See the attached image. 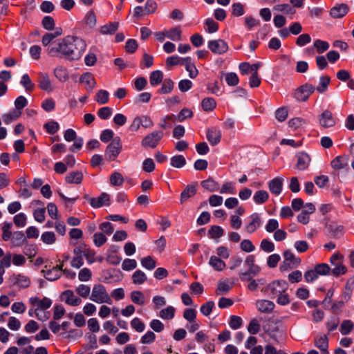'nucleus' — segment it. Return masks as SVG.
<instances>
[{"label": "nucleus", "mask_w": 354, "mask_h": 354, "mask_svg": "<svg viewBox=\"0 0 354 354\" xmlns=\"http://www.w3.org/2000/svg\"><path fill=\"white\" fill-rule=\"evenodd\" d=\"M86 48V44L84 39L68 35L49 46L46 50L51 57H59L69 61H77L82 57Z\"/></svg>", "instance_id": "1"}, {"label": "nucleus", "mask_w": 354, "mask_h": 354, "mask_svg": "<svg viewBox=\"0 0 354 354\" xmlns=\"http://www.w3.org/2000/svg\"><path fill=\"white\" fill-rule=\"evenodd\" d=\"M90 299L97 304H111L112 300L106 288L100 284H95L92 288Z\"/></svg>", "instance_id": "2"}, {"label": "nucleus", "mask_w": 354, "mask_h": 354, "mask_svg": "<svg viewBox=\"0 0 354 354\" xmlns=\"http://www.w3.org/2000/svg\"><path fill=\"white\" fill-rule=\"evenodd\" d=\"M344 257L339 252L333 254L330 258V262L334 267L331 269L332 274L339 277L347 272V268L343 264Z\"/></svg>", "instance_id": "3"}, {"label": "nucleus", "mask_w": 354, "mask_h": 354, "mask_svg": "<svg viewBox=\"0 0 354 354\" xmlns=\"http://www.w3.org/2000/svg\"><path fill=\"white\" fill-rule=\"evenodd\" d=\"M122 150V142L120 137L114 138L105 150V158L109 161L115 160Z\"/></svg>", "instance_id": "4"}, {"label": "nucleus", "mask_w": 354, "mask_h": 354, "mask_svg": "<svg viewBox=\"0 0 354 354\" xmlns=\"http://www.w3.org/2000/svg\"><path fill=\"white\" fill-rule=\"evenodd\" d=\"M330 166L333 169L331 174L335 179L339 178V171L341 169L349 170L348 158L346 156H337L330 162Z\"/></svg>", "instance_id": "5"}, {"label": "nucleus", "mask_w": 354, "mask_h": 354, "mask_svg": "<svg viewBox=\"0 0 354 354\" xmlns=\"http://www.w3.org/2000/svg\"><path fill=\"white\" fill-rule=\"evenodd\" d=\"M315 91V87L313 84L306 83L296 89L294 97L297 101L306 102Z\"/></svg>", "instance_id": "6"}, {"label": "nucleus", "mask_w": 354, "mask_h": 354, "mask_svg": "<svg viewBox=\"0 0 354 354\" xmlns=\"http://www.w3.org/2000/svg\"><path fill=\"white\" fill-rule=\"evenodd\" d=\"M245 265L248 267V270L245 272H241L239 273L240 278L241 280H244L243 277L247 275L255 276L261 271V268L255 264V257L253 254L248 255L245 260Z\"/></svg>", "instance_id": "7"}, {"label": "nucleus", "mask_w": 354, "mask_h": 354, "mask_svg": "<svg viewBox=\"0 0 354 354\" xmlns=\"http://www.w3.org/2000/svg\"><path fill=\"white\" fill-rule=\"evenodd\" d=\"M288 288V283L285 280H277L269 283L266 290L274 296L284 293Z\"/></svg>", "instance_id": "8"}, {"label": "nucleus", "mask_w": 354, "mask_h": 354, "mask_svg": "<svg viewBox=\"0 0 354 354\" xmlns=\"http://www.w3.org/2000/svg\"><path fill=\"white\" fill-rule=\"evenodd\" d=\"M28 302L31 306L35 307L39 313L47 310L52 305V300L48 297L41 299L39 297H31L29 298Z\"/></svg>", "instance_id": "9"}, {"label": "nucleus", "mask_w": 354, "mask_h": 354, "mask_svg": "<svg viewBox=\"0 0 354 354\" xmlns=\"http://www.w3.org/2000/svg\"><path fill=\"white\" fill-rule=\"evenodd\" d=\"M9 280L13 286L19 288H27L31 283L30 277L23 274H13Z\"/></svg>", "instance_id": "10"}, {"label": "nucleus", "mask_w": 354, "mask_h": 354, "mask_svg": "<svg viewBox=\"0 0 354 354\" xmlns=\"http://www.w3.org/2000/svg\"><path fill=\"white\" fill-rule=\"evenodd\" d=\"M209 49L214 54L222 55L228 50L227 44L223 39H214L208 41Z\"/></svg>", "instance_id": "11"}, {"label": "nucleus", "mask_w": 354, "mask_h": 354, "mask_svg": "<svg viewBox=\"0 0 354 354\" xmlns=\"http://www.w3.org/2000/svg\"><path fill=\"white\" fill-rule=\"evenodd\" d=\"M319 123L323 128L327 129L336 124V120L329 110L324 111L319 116Z\"/></svg>", "instance_id": "12"}, {"label": "nucleus", "mask_w": 354, "mask_h": 354, "mask_svg": "<svg viewBox=\"0 0 354 354\" xmlns=\"http://www.w3.org/2000/svg\"><path fill=\"white\" fill-rule=\"evenodd\" d=\"M61 299L66 304L71 306H77L81 304L82 299L76 296L73 290H67L61 295Z\"/></svg>", "instance_id": "13"}, {"label": "nucleus", "mask_w": 354, "mask_h": 354, "mask_svg": "<svg viewBox=\"0 0 354 354\" xmlns=\"http://www.w3.org/2000/svg\"><path fill=\"white\" fill-rule=\"evenodd\" d=\"M64 265L62 263L59 266H54L51 269H45L42 270L44 277L49 281H55L59 279L62 274V268Z\"/></svg>", "instance_id": "14"}, {"label": "nucleus", "mask_w": 354, "mask_h": 354, "mask_svg": "<svg viewBox=\"0 0 354 354\" xmlns=\"http://www.w3.org/2000/svg\"><path fill=\"white\" fill-rule=\"evenodd\" d=\"M313 342L315 346L320 350L322 354H329L328 339L326 335H316Z\"/></svg>", "instance_id": "15"}, {"label": "nucleus", "mask_w": 354, "mask_h": 354, "mask_svg": "<svg viewBox=\"0 0 354 354\" xmlns=\"http://www.w3.org/2000/svg\"><path fill=\"white\" fill-rule=\"evenodd\" d=\"M283 178L279 176L270 180L268 182V189L270 192L275 196L281 194L283 189Z\"/></svg>", "instance_id": "16"}, {"label": "nucleus", "mask_w": 354, "mask_h": 354, "mask_svg": "<svg viewBox=\"0 0 354 354\" xmlns=\"http://www.w3.org/2000/svg\"><path fill=\"white\" fill-rule=\"evenodd\" d=\"M89 203L94 208H99L103 205H109L110 196L107 193L103 192L98 197L91 198Z\"/></svg>", "instance_id": "17"}, {"label": "nucleus", "mask_w": 354, "mask_h": 354, "mask_svg": "<svg viewBox=\"0 0 354 354\" xmlns=\"http://www.w3.org/2000/svg\"><path fill=\"white\" fill-rule=\"evenodd\" d=\"M349 7L346 3L336 5L330 10V15L335 19L344 17L348 12Z\"/></svg>", "instance_id": "18"}, {"label": "nucleus", "mask_w": 354, "mask_h": 354, "mask_svg": "<svg viewBox=\"0 0 354 354\" xmlns=\"http://www.w3.org/2000/svg\"><path fill=\"white\" fill-rule=\"evenodd\" d=\"M274 306L275 305L272 301L267 299H260L256 302L257 308L262 313H271Z\"/></svg>", "instance_id": "19"}, {"label": "nucleus", "mask_w": 354, "mask_h": 354, "mask_svg": "<svg viewBox=\"0 0 354 354\" xmlns=\"http://www.w3.org/2000/svg\"><path fill=\"white\" fill-rule=\"evenodd\" d=\"M250 218L251 221L245 227V231L250 234L254 232L261 224V221L259 214L254 213L252 214Z\"/></svg>", "instance_id": "20"}, {"label": "nucleus", "mask_w": 354, "mask_h": 354, "mask_svg": "<svg viewBox=\"0 0 354 354\" xmlns=\"http://www.w3.org/2000/svg\"><path fill=\"white\" fill-rule=\"evenodd\" d=\"M97 24V16L93 10L87 12L82 20V24L85 28H93Z\"/></svg>", "instance_id": "21"}, {"label": "nucleus", "mask_w": 354, "mask_h": 354, "mask_svg": "<svg viewBox=\"0 0 354 354\" xmlns=\"http://www.w3.org/2000/svg\"><path fill=\"white\" fill-rule=\"evenodd\" d=\"M297 162L296 167L299 170L306 169L310 162V157L305 152H301L297 154Z\"/></svg>", "instance_id": "22"}, {"label": "nucleus", "mask_w": 354, "mask_h": 354, "mask_svg": "<svg viewBox=\"0 0 354 354\" xmlns=\"http://www.w3.org/2000/svg\"><path fill=\"white\" fill-rule=\"evenodd\" d=\"M39 87L44 91L50 92L53 90L51 82L46 73H39L38 75Z\"/></svg>", "instance_id": "23"}, {"label": "nucleus", "mask_w": 354, "mask_h": 354, "mask_svg": "<svg viewBox=\"0 0 354 354\" xmlns=\"http://www.w3.org/2000/svg\"><path fill=\"white\" fill-rule=\"evenodd\" d=\"M221 138V132L220 129L216 127H212L207 130V139L212 145H216Z\"/></svg>", "instance_id": "24"}, {"label": "nucleus", "mask_w": 354, "mask_h": 354, "mask_svg": "<svg viewBox=\"0 0 354 354\" xmlns=\"http://www.w3.org/2000/svg\"><path fill=\"white\" fill-rule=\"evenodd\" d=\"M74 257H73L71 265L75 268H80L84 264L83 254L82 252V247L79 246L74 249Z\"/></svg>", "instance_id": "25"}, {"label": "nucleus", "mask_w": 354, "mask_h": 354, "mask_svg": "<svg viewBox=\"0 0 354 354\" xmlns=\"http://www.w3.org/2000/svg\"><path fill=\"white\" fill-rule=\"evenodd\" d=\"M283 259L292 266L297 268L301 263V259L297 257L290 250H286L283 252Z\"/></svg>", "instance_id": "26"}, {"label": "nucleus", "mask_w": 354, "mask_h": 354, "mask_svg": "<svg viewBox=\"0 0 354 354\" xmlns=\"http://www.w3.org/2000/svg\"><path fill=\"white\" fill-rule=\"evenodd\" d=\"M62 35V28H57L56 30L54 32H47L44 35L41 39V43L44 46H48L51 41L56 38L57 37H59Z\"/></svg>", "instance_id": "27"}, {"label": "nucleus", "mask_w": 354, "mask_h": 354, "mask_svg": "<svg viewBox=\"0 0 354 354\" xmlns=\"http://www.w3.org/2000/svg\"><path fill=\"white\" fill-rule=\"evenodd\" d=\"M196 193V186L192 185H187L180 194V203H185L189 198L194 196Z\"/></svg>", "instance_id": "28"}, {"label": "nucleus", "mask_w": 354, "mask_h": 354, "mask_svg": "<svg viewBox=\"0 0 354 354\" xmlns=\"http://www.w3.org/2000/svg\"><path fill=\"white\" fill-rule=\"evenodd\" d=\"M81 83L86 84L88 90H92L95 86V81L93 75L90 73L82 74L80 78Z\"/></svg>", "instance_id": "29"}, {"label": "nucleus", "mask_w": 354, "mask_h": 354, "mask_svg": "<svg viewBox=\"0 0 354 354\" xmlns=\"http://www.w3.org/2000/svg\"><path fill=\"white\" fill-rule=\"evenodd\" d=\"M65 180L68 183L80 184L83 180V174L81 171H72L66 175Z\"/></svg>", "instance_id": "30"}, {"label": "nucleus", "mask_w": 354, "mask_h": 354, "mask_svg": "<svg viewBox=\"0 0 354 354\" xmlns=\"http://www.w3.org/2000/svg\"><path fill=\"white\" fill-rule=\"evenodd\" d=\"M184 66L187 71L189 73V75L191 78H195L198 75V70L194 63L192 62L191 57H187L185 58Z\"/></svg>", "instance_id": "31"}, {"label": "nucleus", "mask_w": 354, "mask_h": 354, "mask_svg": "<svg viewBox=\"0 0 354 354\" xmlns=\"http://www.w3.org/2000/svg\"><path fill=\"white\" fill-rule=\"evenodd\" d=\"M209 264L217 271H222L226 266L225 263L216 256H212Z\"/></svg>", "instance_id": "32"}, {"label": "nucleus", "mask_w": 354, "mask_h": 354, "mask_svg": "<svg viewBox=\"0 0 354 354\" xmlns=\"http://www.w3.org/2000/svg\"><path fill=\"white\" fill-rule=\"evenodd\" d=\"M201 185L203 188L209 192H216L219 190V184L211 178L201 182Z\"/></svg>", "instance_id": "33"}, {"label": "nucleus", "mask_w": 354, "mask_h": 354, "mask_svg": "<svg viewBox=\"0 0 354 354\" xmlns=\"http://www.w3.org/2000/svg\"><path fill=\"white\" fill-rule=\"evenodd\" d=\"M55 76L60 81V82H66L68 80V73L66 68L63 66H57L54 70Z\"/></svg>", "instance_id": "34"}, {"label": "nucleus", "mask_w": 354, "mask_h": 354, "mask_svg": "<svg viewBox=\"0 0 354 354\" xmlns=\"http://www.w3.org/2000/svg\"><path fill=\"white\" fill-rule=\"evenodd\" d=\"M167 37L173 41H180L181 39L182 31L180 26L172 28L166 30Z\"/></svg>", "instance_id": "35"}, {"label": "nucleus", "mask_w": 354, "mask_h": 354, "mask_svg": "<svg viewBox=\"0 0 354 354\" xmlns=\"http://www.w3.org/2000/svg\"><path fill=\"white\" fill-rule=\"evenodd\" d=\"M330 78L328 75L322 76L319 79V84L317 87H315V91L319 93L326 92L330 84Z\"/></svg>", "instance_id": "36"}, {"label": "nucleus", "mask_w": 354, "mask_h": 354, "mask_svg": "<svg viewBox=\"0 0 354 354\" xmlns=\"http://www.w3.org/2000/svg\"><path fill=\"white\" fill-rule=\"evenodd\" d=\"M174 86V82L170 78H166L163 80L161 88L158 93L161 94H167L171 92Z\"/></svg>", "instance_id": "37"}, {"label": "nucleus", "mask_w": 354, "mask_h": 354, "mask_svg": "<svg viewBox=\"0 0 354 354\" xmlns=\"http://www.w3.org/2000/svg\"><path fill=\"white\" fill-rule=\"evenodd\" d=\"M269 198L268 193L265 190H259L256 192L253 196V200L257 204H263Z\"/></svg>", "instance_id": "38"}, {"label": "nucleus", "mask_w": 354, "mask_h": 354, "mask_svg": "<svg viewBox=\"0 0 354 354\" xmlns=\"http://www.w3.org/2000/svg\"><path fill=\"white\" fill-rule=\"evenodd\" d=\"M119 27V23L118 22H113L109 23L108 24H106L104 26H102L100 28V32L103 35H108V34H113L116 32Z\"/></svg>", "instance_id": "39"}, {"label": "nucleus", "mask_w": 354, "mask_h": 354, "mask_svg": "<svg viewBox=\"0 0 354 354\" xmlns=\"http://www.w3.org/2000/svg\"><path fill=\"white\" fill-rule=\"evenodd\" d=\"M10 239L14 245L21 246L24 243L26 237L23 232L17 231L13 233Z\"/></svg>", "instance_id": "40"}, {"label": "nucleus", "mask_w": 354, "mask_h": 354, "mask_svg": "<svg viewBox=\"0 0 354 354\" xmlns=\"http://www.w3.org/2000/svg\"><path fill=\"white\" fill-rule=\"evenodd\" d=\"M21 115V111L17 110V109L10 111L8 113L5 114L3 116V122L6 124H9L13 120H16L19 118Z\"/></svg>", "instance_id": "41"}, {"label": "nucleus", "mask_w": 354, "mask_h": 354, "mask_svg": "<svg viewBox=\"0 0 354 354\" xmlns=\"http://www.w3.org/2000/svg\"><path fill=\"white\" fill-rule=\"evenodd\" d=\"M201 105L205 111H211L216 106V102L212 97H206L202 100Z\"/></svg>", "instance_id": "42"}, {"label": "nucleus", "mask_w": 354, "mask_h": 354, "mask_svg": "<svg viewBox=\"0 0 354 354\" xmlns=\"http://www.w3.org/2000/svg\"><path fill=\"white\" fill-rule=\"evenodd\" d=\"M185 58H181L177 55L171 56L166 59V66L168 68L177 65H183Z\"/></svg>", "instance_id": "43"}, {"label": "nucleus", "mask_w": 354, "mask_h": 354, "mask_svg": "<svg viewBox=\"0 0 354 354\" xmlns=\"http://www.w3.org/2000/svg\"><path fill=\"white\" fill-rule=\"evenodd\" d=\"M354 328V324L351 320H344L340 326V333L343 335H346L350 333Z\"/></svg>", "instance_id": "44"}, {"label": "nucleus", "mask_w": 354, "mask_h": 354, "mask_svg": "<svg viewBox=\"0 0 354 354\" xmlns=\"http://www.w3.org/2000/svg\"><path fill=\"white\" fill-rule=\"evenodd\" d=\"M186 165V160L183 155H176L171 158V165L175 168H182Z\"/></svg>", "instance_id": "45"}, {"label": "nucleus", "mask_w": 354, "mask_h": 354, "mask_svg": "<svg viewBox=\"0 0 354 354\" xmlns=\"http://www.w3.org/2000/svg\"><path fill=\"white\" fill-rule=\"evenodd\" d=\"M147 280L146 274L141 270H138L132 274V281L136 285L142 284Z\"/></svg>", "instance_id": "46"}, {"label": "nucleus", "mask_w": 354, "mask_h": 354, "mask_svg": "<svg viewBox=\"0 0 354 354\" xmlns=\"http://www.w3.org/2000/svg\"><path fill=\"white\" fill-rule=\"evenodd\" d=\"M82 252L89 264L95 261V252L93 250L82 247Z\"/></svg>", "instance_id": "47"}, {"label": "nucleus", "mask_w": 354, "mask_h": 354, "mask_svg": "<svg viewBox=\"0 0 354 354\" xmlns=\"http://www.w3.org/2000/svg\"><path fill=\"white\" fill-rule=\"evenodd\" d=\"M314 47L316 48L317 53L322 54L328 49L329 44L326 41L317 39L314 41Z\"/></svg>", "instance_id": "48"}, {"label": "nucleus", "mask_w": 354, "mask_h": 354, "mask_svg": "<svg viewBox=\"0 0 354 354\" xmlns=\"http://www.w3.org/2000/svg\"><path fill=\"white\" fill-rule=\"evenodd\" d=\"M41 240L47 245H51L55 243L56 236L53 232H45L41 236Z\"/></svg>", "instance_id": "49"}, {"label": "nucleus", "mask_w": 354, "mask_h": 354, "mask_svg": "<svg viewBox=\"0 0 354 354\" xmlns=\"http://www.w3.org/2000/svg\"><path fill=\"white\" fill-rule=\"evenodd\" d=\"M20 83L27 91H32L35 88V84L32 82L28 74H24L21 77Z\"/></svg>", "instance_id": "50"}, {"label": "nucleus", "mask_w": 354, "mask_h": 354, "mask_svg": "<svg viewBox=\"0 0 354 354\" xmlns=\"http://www.w3.org/2000/svg\"><path fill=\"white\" fill-rule=\"evenodd\" d=\"M109 99V94L105 90H100L95 96V100L100 104H104L108 102Z\"/></svg>", "instance_id": "51"}, {"label": "nucleus", "mask_w": 354, "mask_h": 354, "mask_svg": "<svg viewBox=\"0 0 354 354\" xmlns=\"http://www.w3.org/2000/svg\"><path fill=\"white\" fill-rule=\"evenodd\" d=\"M176 310L173 306H167L160 312V317L165 319H171L174 317Z\"/></svg>", "instance_id": "52"}, {"label": "nucleus", "mask_w": 354, "mask_h": 354, "mask_svg": "<svg viewBox=\"0 0 354 354\" xmlns=\"http://www.w3.org/2000/svg\"><path fill=\"white\" fill-rule=\"evenodd\" d=\"M219 192L221 194H236L234 184L232 182H227L219 188Z\"/></svg>", "instance_id": "53"}, {"label": "nucleus", "mask_w": 354, "mask_h": 354, "mask_svg": "<svg viewBox=\"0 0 354 354\" xmlns=\"http://www.w3.org/2000/svg\"><path fill=\"white\" fill-rule=\"evenodd\" d=\"M110 183L113 186H121L124 183V178L119 172H114L110 176Z\"/></svg>", "instance_id": "54"}, {"label": "nucleus", "mask_w": 354, "mask_h": 354, "mask_svg": "<svg viewBox=\"0 0 354 354\" xmlns=\"http://www.w3.org/2000/svg\"><path fill=\"white\" fill-rule=\"evenodd\" d=\"M131 299L134 304L138 305H142L145 303V297L140 291H133L131 293Z\"/></svg>", "instance_id": "55"}, {"label": "nucleus", "mask_w": 354, "mask_h": 354, "mask_svg": "<svg viewBox=\"0 0 354 354\" xmlns=\"http://www.w3.org/2000/svg\"><path fill=\"white\" fill-rule=\"evenodd\" d=\"M107 241L105 234L102 232H96L93 235V243L96 247H101Z\"/></svg>", "instance_id": "56"}, {"label": "nucleus", "mask_w": 354, "mask_h": 354, "mask_svg": "<svg viewBox=\"0 0 354 354\" xmlns=\"http://www.w3.org/2000/svg\"><path fill=\"white\" fill-rule=\"evenodd\" d=\"M317 275H327L331 272V268L326 263L317 264L315 267Z\"/></svg>", "instance_id": "57"}, {"label": "nucleus", "mask_w": 354, "mask_h": 354, "mask_svg": "<svg viewBox=\"0 0 354 354\" xmlns=\"http://www.w3.org/2000/svg\"><path fill=\"white\" fill-rule=\"evenodd\" d=\"M41 24L47 30H54L55 26V20L50 16H45L41 21Z\"/></svg>", "instance_id": "58"}, {"label": "nucleus", "mask_w": 354, "mask_h": 354, "mask_svg": "<svg viewBox=\"0 0 354 354\" xmlns=\"http://www.w3.org/2000/svg\"><path fill=\"white\" fill-rule=\"evenodd\" d=\"M260 248L266 252H272L274 250V244L271 241L264 239L261 241Z\"/></svg>", "instance_id": "59"}, {"label": "nucleus", "mask_w": 354, "mask_h": 354, "mask_svg": "<svg viewBox=\"0 0 354 354\" xmlns=\"http://www.w3.org/2000/svg\"><path fill=\"white\" fill-rule=\"evenodd\" d=\"M330 232L335 238H340L344 234V227L343 225H330Z\"/></svg>", "instance_id": "60"}, {"label": "nucleus", "mask_w": 354, "mask_h": 354, "mask_svg": "<svg viewBox=\"0 0 354 354\" xmlns=\"http://www.w3.org/2000/svg\"><path fill=\"white\" fill-rule=\"evenodd\" d=\"M208 233L210 235L211 238L216 239L222 236L224 234V231L220 226L213 225L209 230Z\"/></svg>", "instance_id": "61"}, {"label": "nucleus", "mask_w": 354, "mask_h": 354, "mask_svg": "<svg viewBox=\"0 0 354 354\" xmlns=\"http://www.w3.org/2000/svg\"><path fill=\"white\" fill-rule=\"evenodd\" d=\"M242 324L243 321L240 317L236 315L230 316L229 325L231 328L236 330L242 326Z\"/></svg>", "instance_id": "62"}, {"label": "nucleus", "mask_w": 354, "mask_h": 354, "mask_svg": "<svg viewBox=\"0 0 354 354\" xmlns=\"http://www.w3.org/2000/svg\"><path fill=\"white\" fill-rule=\"evenodd\" d=\"M137 267V262L135 259H126L122 263V268L126 271H130Z\"/></svg>", "instance_id": "63"}, {"label": "nucleus", "mask_w": 354, "mask_h": 354, "mask_svg": "<svg viewBox=\"0 0 354 354\" xmlns=\"http://www.w3.org/2000/svg\"><path fill=\"white\" fill-rule=\"evenodd\" d=\"M244 14V6L241 3H234L232 5V15L234 17H240Z\"/></svg>", "instance_id": "64"}]
</instances>
